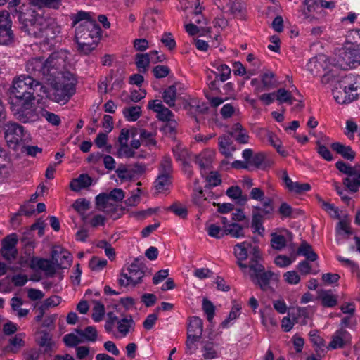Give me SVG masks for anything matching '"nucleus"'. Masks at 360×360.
I'll return each mask as SVG.
<instances>
[{
	"label": "nucleus",
	"mask_w": 360,
	"mask_h": 360,
	"mask_svg": "<svg viewBox=\"0 0 360 360\" xmlns=\"http://www.w3.org/2000/svg\"><path fill=\"white\" fill-rule=\"evenodd\" d=\"M51 79L45 82L49 84V87H41L42 91L47 98L55 102L67 103L75 91L77 79L74 75L70 72H64L62 76Z\"/></svg>",
	"instance_id": "1"
},
{
	"label": "nucleus",
	"mask_w": 360,
	"mask_h": 360,
	"mask_svg": "<svg viewBox=\"0 0 360 360\" xmlns=\"http://www.w3.org/2000/svg\"><path fill=\"white\" fill-rule=\"evenodd\" d=\"M250 198L262 202V205L252 207V228L254 232L261 233L264 231L262 226L264 219L270 218L274 212V200L271 198H265L264 192L260 188H253L250 191Z\"/></svg>",
	"instance_id": "2"
},
{
	"label": "nucleus",
	"mask_w": 360,
	"mask_h": 360,
	"mask_svg": "<svg viewBox=\"0 0 360 360\" xmlns=\"http://www.w3.org/2000/svg\"><path fill=\"white\" fill-rule=\"evenodd\" d=\"M101 29L93 20L81 22L75 29V40L78 49L84 54L95 49L100 39Z\"/></svg>",
	"instance_id": "3"
},
{
	"label": "nucleus",
	"mask_w": 360,
	"mask_h": 360,
	"mask_svg": "<svg viewBox=\"0 0 360 360\" xmlns=\"http://www.w3.org/2000/svg\"><path fill=\"white\" fill-rule=\"evenodd\" d=\"M39 85L40 82L33 77L20 75L13 80L10 89V103L35 100L34 88Z\"/></svg>",
	"instance_id": "4"
},
{
	"label": "nucleus",
	"mask_w": 360,
	"mask_h": 360,
	"mask_svg": "<svg viewBox=\"0 0 360 360\" xmlns=\"http://www.w3.org/2000/svg\"><path fill=\"white\" fill-rule=\"evenodd\" d=\"M233 253L237 259V264L243 273L249 269L252 262L262 259L259 247L248 241L237 243L233 248Z\"/></svg>",
	"instance_id": "5"
},
{
	"label": "nucleus",
	"mask_w": 360,
	"mask_h": 360,
	"mask_svg": "<svg viewBox=\"0 0 360 360\" xmlns=\"http://www.w3.org/2000/svg\"><path fill=\"white\" fill-rule=\"evenodd\" d=\"M262 261V259H259L257 262H252L243 274L249 276L252 282L262 290L266 291L269 289L271 281L278 280V276L271 271H266Z\"/></svg>",
	"instance_id": "6"
},
{
	"label": "nucleus",
	"mask_w": 360,
	"mask_h": 360,
	"mask_svg": "<svg viewBox=\"0 0 360 360\" xmlns=\"http://www.w3.org/2000/svg\"><path fill=\"white\" fill-rule=\"evenodd\" d=\"M18 18L21 24L20 28L23 32L29 36L41 39L44 28L41 24L46 22V17L36 13L32 8L27 9V12H23L20 8Z\"/></svg>",
	"instance_id": "7"
},
{
	"label": "nucleus",
	"mask_w": 360,
	"mask_h": 360,
	"mask_svg": "<svg viewBox=\"0 0 360 360\" xmlns=\"http://www.w3.org/2000/svg\"><path fill=\"white\" fill-rule=\"evenodd\" d=\"M10 105L14 117L22 123L34 122L39 119L34 100L15 101Z\"/></svg>",
	"instance_id": "8"
},
{
	"label": "nucleus",
	"mask_w": 360,
	"mask_h": 360,
	"mask_svg": "<svg viewBox=\"0 0 360 360\" xmlns=\"http://www.w3.org/2000/svg\"><path fill=\"white\" fill-rule=\"evenodd\" d=\"M144 269V265L139 263V260L136 259L127 268V272L122 270L118 279V284L123 287L136 286L142 282L145 274Z\"/></svg>",
	"instance_id": "9"
},
{
	"label": "nucleus",
	"mask_w": 360,
	"mask_h": 360,
	"mask_svg": "<svg viewBox=\"0 0 360 360\" xmlns=\"http://www.w3.org/2000/svg\"><path fill=\"white\" fill-rule=\"evenodd\" d=\"M69 53L65 50H60L52 53L49 57L44 60L46 67L51 77H58L62 76V70L66 65L68 59Z\"/></svg>",
	"instance_id": "10"
},
{
	"label": "nucleus",
	"mask_w": 360,
	"mask_h": 360,
	"mask_svg": "<svg viewBox=\"0 0 360 360\" xmlns=\"http://www.w3.org/2000/svg\"><path fill=\"white\" fill-rule=\"evenodd\" d=\"M26 72L29 74L27 77H32L37 81L46 82L52 79L47 71L46 62L43 57H36L30 59L25 66Z\"/></svg>",
	"instance_id": "11"
},
{
	"label": "nucleus",
	"mask_w": 360,
	"mask_h": 360,
	"mask_svg": "<svg viewBox=\"0 0 360 360\" xmlns=\"http://www.w3.org/2000/svg\"><path fill=\"white\" fill-rule=\"evenodd\" d=\"M203 331V322L201 319L197 316L191 318L188 326V335L186 341V353H193L194 344L198 342L202 336Z\"/></svg>",
	"instance_id": "12"
},
{
	"label": "nucleus",
	"mask_w": 360,
	"mask_h": 360,
	"mask_svg": "<svg viewBox=\"0 0 360 360\" xmlns=\"http://www.w3.org/2000/svg\"><path fill=\"white\" fill-rule=\"evenodd\" d=\"M96 204L98 210L105 212L113 219H119L124 211L123 207L108 200L106 193H100L96 196Z\"/></svg>",
	"instance_id": "13"
},
{
	"label": "nucleus",
	"mask_w": 360,
	"mask_h": 360,
	"mask_svg": "<svg viewBox=\"0 0 360 360\" xmlns=\"http://www.w3.org/2000/svg\"><path fill=\"white\" fill-rule=\"evenodd\" d=\"M5 139L10 145L15 146L20 142L27 141L29 134L25 130L24 127L18 123L11 122L6 125Z\"/></svg>",
	"instance_id": "14"
},
{
	"label": "nucleus",
	"mask_w": 360,
	"mask_h": 360,
	"mask_svg": "<svg viewBox=\"0 0 360 360\" xmlns=\"http://www.w3.org/2000/svg\"><path fill=\"white\" fill-rule=\"evenodd\" d=\"M337 63L334 64L341 69H347L360 63V53L358 50L344 48L339 51Z\"/></svg>",
	"instance_id": "15"
},
{
	"label": "nucleus",
	"mask_w": 360,
	"mask_h": 360,
	"mask_svg": "<svg viewBox=\"0 0 360 360\" xmlns=\"http://www.w3.org/2000/svg\"><path fill=\"white\" fill-rule=\"evenodd\" d=\"M245 160L248 161L249 167H254L259 169H266L271 165L270 161L263 153H258L253 155L251 149H245L242 153Z\"/></svg>",
	"instance_id": "16"
},
{
	"label": "nucleus",
	"mask_w": 360,
	"mask_h": 360,
	"mask_svg": "<svg viewBox=\"0 0 360 360\" xmlns=\"http://www.w3.org/2000/svg\"><path fill=\"white\" fill-rule=\"evenodd\" d=\"M17 243L18 238L15 233L7 236L2 240L1 255L6 260L11 262L15 259L18 255Z\"/></svg>",
	"instance_id": "17"
},
{
	"label": "nucleus",
	"mask_w": 360,
	"mask_h": 360,
	"mask_svg": "<svg viewBox=\"0 0 360 360\" xmlns=\"http://www.w3.org/2000/svg\"><path fill=\"white\" fill-rule=\"evenodd\" d=\"M44 26L43 32L41 39L49 43L50 40L54 39L60 32V27L56 22L55 19L46 17V22L41 24Z\"/></svg>",
	"instance_id": "18"
},
{
	"label": "nucleus",
	"mask_w": 360,
	"mask_h": 360,
	"mask_svg": "<svg viewBox=\"0 0 360 360\" xmlns=\"http://www.w3.org/2000/svg\"><path fill=\"white\" fill-rule=\"evenodd\" d=\"M342 85L351 93L355 99L360 96V75L352 74L347 75L341 77Z\"/></svg>",
	"instance_id": "19"
},
{
	"label": "nucleus",
	"mask_w": 360,
	"mask_h": 360,
	"mask_svg": "<svg viewBox=\"0 0 360 360\" xmlns=\"http://www.w3.org/2000/svg\"><path fill=\"white\" fill-rule=\"evenodd\" d=\"M148 108L158 113V118L162 121H171L174 116L170 110L164 106L160 101L152 100L148 102Z\"/></svg>",
	"instance_id": "20"
},
{
	"label": "nucleus",
	"mask_w": 360,
	"mask_h": 360,
	"mask_svg": "<svg viewBox=\"0 0 360 360\" xmlns=\"http://www.w3.org/2000/svg\"><path fill=\"white\" fill-rule=\"evenodd\" d=\"M350 342L351 335L349 333L345 330L340 329L334 333L328 348L332 349L342 348L345 345L350 343Z\"/></svg>",
	"instance_id": "21"
},
{
	"label": "nucleus",
	"mask_w": 360,
	"mask_h": 360,
	"mask_svg": "<svg viewBox=\"0 0 360 360\" xmlns=\"http://www.w3.org/2000/svg\"><path fill=\"white\" fill-rule=\"evenodd\" d=\"M333 94L335 101L340 104L349 103L356 100L354 96L343 87L341 79L338 81V84L333 90Z\"/></svg>",
	"instance_id": "22"
},
{
	"label": "nucleus",
	"mask_w": 360,
	"mask_h": 360,
	"mask_svg": "<svg viewBox=\"0 0 360 360\" xmlns=\"http://www.w3.org/2000/svg\"><path fill=\"white\" fill-rule=\"evenodd\" d=\"M52 259L58 268L67 269L71 265V254L65 250H54L52 252Z\"/></svg>",
	"instance_id": "23"
},
{
	"label": "nucleus",
	"mask_w": 360,
	"mask_h": 360,
	"mask_svg": "<svg viewBox=\"0 0 360 360\" xmlns=\"http://www.w3.org/2000/svg\"><path fill=\"white\" fill-rule=\"evenodd\" d=\"M229 11L234 17L240 20L246 19V8L243 0H230Z\"/></svg>",
	"instance_id": "24"
},
{
	"label": "nucleus",
	"mask_w": 360,
	"mask_h": 360,
	"mask_svg": "<svg viewBox=\"0 0 360 360\" xmlns=\"http://www.w3.org/2000/svg\"><path fill=\"white\" fill-rule=\"evenodd\" d=\"M343 184L351 192H357L360 187V168L355 166V169L349 177L343 179Z\"/></svg>",
	"instance_id": "25"
},
{
	"label": "nucleus",
	"mask_w": 360,
	"mask_h": 360,
	"mask_svg": "<svg viewBox=\"0 0 360 360\" xmlns=\"http://www.w3.org/2000/svg\"><path fill=\"white\" fill-rule=\"evenodd\" d=\"M218 143L220 153L226 158L232 156V153L236 150L233 146V141L231 136L223 135L218 138Z\"/></svg>",
	"instance_id": "26"
},
{
	"label": "nucleus",
	"mask_w": 360,
	"mask_h": 360,
	"mask_svg": "<svg viewBox=\"0 0 360 360\" xmlns=\"http://www.w3.org/2000/svg\"><path fill=\"white\" fill-rule=\"evenodd\" d=\"M229 135L240 143L245 144L249 142L248 132L239 122L235 123L232 126Z\"/></svg>",
	"instance_id": "27"
},
{
	"label": "nucleus",
	"mask_w": 360,
	"mask_h": 360,
	"mask_svg": "<svg viewBox=\"0 0 360 360\" xmlns=\"http://www.w3.org/2000/svg\"><path fill=\"white\" fill-rule=\"evenodd\" d=\"M37 343L43 348L44 354H50L55 349V343L52 340L51 335L45 331L39 333Z\"/></svg>",
	"instance_id": "28"
},
{
	"label": "nucleus",
	"mask_w": 360,
	"mask_h": 360,
	"mask_svg": "<svg viewBox=\"0 0 360 360\" xmlns=\"http://www.w3.org/2000/svg\"><path fill=\"white\" fill-rule=\"evenodd\" d=\"M213 160L212 153L203 152L195 158V163L199 165L202 175L210 169Z\"/></svg>",
	"instance_id": "29"
},
{
	"label": "nucleus",
	"mask_w": 360,
	"mask_h": 360,
	"mask_svg": "<svg viewBox=\"0 0 360 360\" xmlns=\"http://www.w3.org/2000/svg\"><path fill=\"white\" fill-rule=\"evenodd\" d=\"M202 357L205 360H210L219 356L218 345L214 342H204L201 348Z\"/></svg>",
	"instance_id": "30"
},
{
	"label": "nucleus",
	"mask_w": 360,
	"mask_h": 360,
	"mask_svg": "<svg viewBox=\"0 0 360 360\" xmlns=\"http://www.w3.org/2000/svg\"><path fill=\"white\" fill-rule=\"evenodd\" d=\"M92 184V179L86 174H80L78 178L71 181L70 188L73 191H79L82 188L90 186Z\"/></svg>",
	"instance_id": "31"
},
{
	"label": "nucleus",
	"mask_w": 360,
	"mask_h": 360,
	"mask_svg": "<svg viewBox=\"0 0 360 360\" xmlns=\"http://www.w3.org/2000/svg\"><path fill=\"white\" fill-rule=\"evenodd\" d=\"M331 148L337 153L341 155L345 159L353 160L356 153L349 146H345L340 142H335L331 144Z\"/></svg>",
	"instance_id": "32"
},
{
	"label": "nucleus",
	"mask_w": 360,
	"mask_h": 360,
	"mask_svg": "<svg viewBox=\"0 0 360 360\" xmlns=\"http://www.w3.org/2000/svg\"><path fill=\"white\" fill-rule=\"evenodd\" d=\"M245 228H246L245 224L240 225L238 223H231L224 226V232L226 235L239 238L245 236Z\"/></svg>",
	"instance_id": "33"
},
{
	"label": "nucleus",
	"mask_w": 360,
	"mask_h": 360,
	"mask_svg": "<svg viewBox=\"0 0 360 360\" xmlns=\"http://www.w3.org/2000/svg\"><path fill=\"white\" fill-rule=\"evenodd\" d=\"M23 335L18 333L9 339V344L5 347L7 352L17 353L25 345Z\"/></svg>",
	"instance_id": "34"
},
{
	"label": "nucleus",
	"mask_w": 360,
	"mask_h": 360,
	"mask_svg": "<svg viewBox=\"0 0 360 360\" xmlns=\"http://www.w3.org/2000/svg\"><path fill=\"white\" fill-rule=\"evenodd\" d=\"M226 195L241 205H245L248 200V196L243 195L241 188L238 186L229 187L226 191Z\"/></svg>",
	"instance_id": "35"
},
{
	"label": "nucleus",
	"mask_w": 360,
	"mask_h": 360,
	"mask_svg": "<svg viewBox=\"0 0 360 360\" xmlns=\"http://www.w3.org/2000/svg\"><path fill=\"white\" fill-rule=\"evenodd\" d=\"M31 266L37 267L47 274H53L55 272L52 262L46 259L33 257L31 260Z\"/></svg>",
	"instance_id": "36"
},
{
	"label": "nucleus",
	"mask_w": 360,
	"mask_h": 360,
	"mask_svg": "<svg viewBox=\"0 0 360 360\" xmlns=\"http://www.w3.org/2000/svg\"><path fill=\"white\" fill-rule=\"evenodd\" d=\"M134 326V321L130 315L126 316L117 322V328L120 333L125 337L129 332L130 328Z\"/></svg>",
	"instance_id": "37"
},
{
	"label": "nucleus",
	"mask_w": 360,
	"mask_h": 360,
	"mask_svg": "<svg viewBox=\"0 0 360 360\" xmlns=\"http://www.w3.org/2000/svg\"><path fill=\"white\" fill-rule=\"evenodd\" d=\"M297 254L302 255L309 261L314 262L318 259V255L314 252L312 247L306 241H303L297 249Z\"/></svg>",
	"instance_id": "38"
},
{
	"label": "nucleus",
	"mask_w": 360,
	"mask_h": 360,
	"mask_svg": "<svg viewBox=\"0 0 360 360\" xmlns=\"http://www.w3.org/2000/svg\"><path fill=\"white\" fill-rule=\"evenodd\" d=\"M150 62L149 53H138L135 56V63L140 72L146 73Z\"/></svg>",
	"instance_id": "39"
},
{
	"label": "nucleus",
	"mask_w": 360,
	"mask_h": 360,
	"mask_svg": "<svg viewBox=\"0 0 360 360\" xmlns=\"http://www.w3.org/2000/svg\"><path fill=\"white\" fill-rule=\"evenodd\" d=\"M179 85H180L179 83H175L166 89L163 93V101L169 107H174L175 105L176 86Z\"/></svg>",
	"instance_id": "40"
},
{
	"label": "nucleus",
	"mask_w": 360,
	"mask_h": 360,
	"mask_svg": "<svg viewBox=\"0 0 360 360\" xmlns=\"http://www.w3.org/2000/svg\"><path fill=\"white\" fill-rule=\"evenodd\" d=\"M138 134L141 143L146 146H155L157 144L155 133L148 131L145 129H141L138 130Z\"/></svg>",
	"instance_id": "41"
},
{
	"label": "nucleus",
	"mask_w": 360,
	"mask_h": 360,
	"mask_svg": "<svg viewBox=\"0 0 360 360\" xmlns=\"http://www.w3.org/2000/svg\"><path fill=\"white\" fill-rule=\"evenodd\" d=\"M115 172L122 181H128L134 178V172L131 168V165H125L123 164L119 165L115 170Z\"/></svg>",
	"instance_id": "42"
},
{
	"label": "nucleus",
	"mask_w": 360,
	"mask_h": 360,
	"mask_svg": "<svg viewBox=\"0 0 360 360\" xmlns=\"http://www.w3.org/2000/svg\"><path fill=\"white\" fill-rule=\"evenodd\" d=\"M123 115L128 121H136L141 115V108L138 105L124 108L123 109Z\"/></svg>",
	"instance_id": "43"
},
{
	"label": "nucleus",
	"mask_w": 360,
	"mask_h": 360,
	"mask_svg": "<svg viewBox=\"0 0 360 360\" xmlns=\"http://www.w3.org/2000/svg\"><path fill=\"white\" fill-rule=\"evenodd\" d=\"M171 177L167 175L159 174L155 181V187L158 192L167 191L171 186Z\"/></svg>",
	"instance_id": "44"
},
{
	"label": "nucleus",
	"mask_w": 360,
	"mask_h": 360,
	"mask_svg": "<svg viewBox=\"0 0 360 360\" xmlns=\"http://www.w3.org/2000/svg\"><path fill=\"white\" fill-rule=\"evenodd\" d=\"M173 153L177 161H181L184 167H188V159L189 153L186 149L180 146H176L173 148Z\"/></svg>",
	"instance_id": "45"
},
{
	"label": "nucleus",
	"mask_w": 360,
	"mask_h": 360,
	"mask_svg": "<svg viewBox=\"0 0 360 360\" xmlns=\"http://www.w3.org/2000/svg\"><path fill=\"white\" fill-rule=\"evenodd\" d=\"M76 332L88 341L95 342L97 339L98 333L94 326H87L84 330L77 329Z\"/></svg>",
	"instance_id": "46"
},
{
	"label": "nucleus",
	"mask_w": 360,
	"mask_h": 360,
	"mask_svg": "<svg viewBox=\"0 0 360 360\" xmlns=\"http://www.w3.org/2000/svg\"><path fill=\"white\" fill-rule=\"evenodd\" d=\"M321 304L326 307H333L338 303L337 297L329 291H323L320 295Z\"/></svg>",
	"instance_id": "47"
},
{
	"label": "nucleus",
	"mask_w": 360,
	"mask_h": 360,
	"mask_svg": "<svg viewBox=\"0 0 360 360\" xmlns=\"http://www.w3.org/2000/svg\"><path fill=\"white\" fill-rule=\"evenodd\" d=\"M23 302L21 298L15 297L11 299V305L12 309L17 312V315L20 318L26 316L29 313L28 309L20 308Z\"/></svg>",
	"instance_id": "48"
},
{
	"label": "nucleus",
	"mask_w": 360,
	"mask_h": 360,
	"mask_svg": "<svg viewBox=\"0 0 360 360\" xmlns=\"http://www.w3.org/2000/svg\"><path fill=\"white\" fill-rule=\"evenodd\" d=\"M136 134H138V129L136 128H132L130 130L122 129L118 137L119 145L128 144L127 142L129 136H131L132 138H134Z\"/></svg>",
	"instance_id": "49"
},
{
	"label": "nucleus",
	"mask_w": 360,
	"mask_h": 360,
	"mask_svg": "<svg viewBox=\"0 0 360 360\" xmlns=\"http://www.w3.org/2000/svg\"><path fill=\"white\" fill-rule=\"evenodd\" d=\"M160 171V174L172 176L173 169L172 160L169 156L163 157L162 160H161Z\"/></svg>",
	"instance_id": "50"
},
{
	"label": "nucleus",
	"mask_w": 360,
	"mask_h": 360,
	"mask_svg": "<svg viewBox=\"0 0 360 360\" xmlns=\"http://www.w3.org/2000/svg\"><path fill=\"white\" fill-rule=\"evenodd\" d=\"M276 99L281 103H288L289 104H292L295 98L291 95V93L289 91L285 90V89H279L276 91Z\"/></svg>",
	"instance_id": "51"
},
{
	"label": "nucleus",
	"mask_w": 360,
	"mask_h": 360,
	"mask_svg": "<svg viewBox=\"0 0 360 360\" xmlns=\"http://www.w3.org/2000/svg\"><path fill=\"white\" fill-rule=\"evenodd\" d=\"M316 151L321 158H323L324 160L327 161H331L333 160V157L330 151L325 145L321 143V140H317L316 141Z\"/></svg>",
	"instance_id": "52"
},
{
	"label": "nucleus",
	"mask_w": 360,
	"mask_h": 360,
	"mask_svg": "<svg viewBox=\"0 0 360 360\" xmlns=\"http://www.w3.org/2000/svg\"><path fill=\"white\" fill-rule=\"evenodd\" d=\"M218 73H216V78H219V80L222 82H226L231 75L230 68L225 65L221 64L216 67Z\"/></svg>",
	"instance_id": "53"
},
{
	"label": "nucleus",
	"mask_w": 360,
	"mask_h": 360,
	"mask_svg": "<svg viewBox=\"0 0 360 360\" xmlns=\"http://www.w3.org/2000/svg\"><path fill=\"white\" fill-rule=\"evenodd\" d=\"M193 202L200 207L206 206L207 199L204 197L202 188H195L193 190Z\"/></svg>",
	"instance_id": "54"
},
{
	"label": "nucleus",
	"mask_w": 360,
	"mask_h": 360,
	"mask_svg": "<svg viewBox=\"0 0 360 360\" xmlns=\"http://www.w3.org/2000/svg\"><path fill=\"white\" fill-rule=\"evenodd\" d=\"M14 34L11 28L0 30V44L8 45L13 42Z\"/></svg>",
	"instance_id": "55"
},
{
	"label": "nucleus",
	"mask_w": 360,
	"mask_h": 360,
	"mask_svg": "<svg viewBox=\"0 0 360 360\" xmlns=\"http://www.w3.org/2000/svg\"><path fill=\"white\" fill-rule=\"evenodd\" d=\"M104 314V305L99 302H96L93 309L92 319L95 322H99L102 320Z\"/></svg>",
	"instance_id": "56"
},
{
	"label": "nucleus",
	"mask_w": 360,
	"mask_h": 360,
	"mask_svg": "<svg viewBox=\"0 0 360 360\" xmlns=\"http://www.w3.org/2000/svg\"><path fill=\"white\" fill-rule=\"evenodd\" d=\"M272 247L276 250H281L286 245V239L282 235H278L276 233L272 234V238L271 240Z\"/></svg>",
	"instance_id": "57"
},
{
	"label": "nucleus",
	"mask_w": 360,
	"mask_h": 360,
	"mask_svg": "<svg viewBox=\"0 0 360 360\" xmlns=\"http://www.w3.org/2000/svg\"><path fill=\"white\" fill-rule=\"evenodd\" d=\"M107 265L106 259H101L98 257H93L89 263V268L93 271H100Z\"/></svg>",
	"instance_id": "58"
},
{
	"label": "nucleus",
	"mask_w": 360,
	"mask_h": 360,
	"mask_svg": "<svg viewBox=\"0 0 360 360\" xmlns=\"http://www.w3.org/2000/svg\"><path fill=\"white\" fill-rule=\"evenodd\" d=\"M202 309L207 315L208 321L211 322L214 318L215 307L210 301L204 299L202 302Z\"/></svg>",
	"instance_id": "59"
},
{
	"label": "nucleus",
	"mask_w": 360,
	"mask_h": 360,
	"mask_svg": "<svg viewBox=\"0 0 360 360\" xmlns=\"http://www.w3.org/2000/svg\"><path fill=\"white\" fill-rule=\"evenodd\" d=\"M12 21L10 14L6 11H0V30L11 28Z\"/></svg>",
	"instance_id": "60"
},
{
	"label": "nucleus",
	"mask_w": 360,
	"mask_h": 360,
	"mask_svg": "<svg viewBox=\"0 0 360 360\" xmlns=\"http://www.w3.org/2000/svg\"><path fill=\"white\" fill-rule=\"evenodd\" d=\"M108 200L118 202L122 201L124 198V193L121 188H114L109 193H106Z\"/></svg>",
	"instance_id": "61"
},
{
	"label": "nucleus",
	"mask_w": 360,
	"mask_h": 360,
	"mask_svg": "<svg viewBox=\"0 0 360 360\" xmlns=\"http://www.w3.org/2000/svg\"><path fill=\"white\" fill-rule=\"evenodd\" d=\"M135 151L131 148L128 144L120 145L117 150V156L119 158H133L135 155Z\"/></svg>",
	"instance_id": "62"
},
{
	"label": "nucleus",
	"mask_w": 360,
	"mask_h": 360,
	"mask_svg": "<svg viewBox=\"0 0 360 360\" xmlns=\"http://www.w3.org/2000/svg\"><path fill=\"white\" fill-rule=\"evenodd\" d=\"M161 42L170 51H172L176 47V41L170 32H165L162 34Z\"/></svg>",
	"instance_id": "63"
},
{
	"label": "nucleus",
	"mask_w": 360,
	"mask_h": 360,
	"mask_svg": "<svg viewBox=\"0 0 360 360\" xmlns=\"http://www.w3.org/2000/svg\"><path fill=\"white\" fill-rule=\"evenodd\" d=\"M321 203V207L325 210L328 214L333 218L339 219L340 216L339 215V212L337 207H335L333 204H330L329 202H325L323 200H320Z\"/></svg>",
	"instance_id": "64"
}]
</instances>
